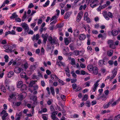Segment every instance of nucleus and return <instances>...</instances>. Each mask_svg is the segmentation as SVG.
I'll list each match as a JSON object with an SVG mask.
<instances>
[{"instance_id":"obj_1","label":"nucleus","mask_w":120,"mask_h":120,"mask_svg":"<svg viewBox=\"0 0 120 120\" xmlns=\"http://www.w3.org/2000/svg\"><path fill=\"white\" fill-rule=\"evenodd\" d=\"M103 15L105 19L107 20L109 19L108 16L111 18H112L113 17V15L112 13L110 12H108V14L106 12H105L103 13Z\"/></svg>"},{"instance_id":"obj_2","label":"nucleus","mask_w":120,"mask_h":120,"mask_svg":"<svg viewBox=\"0 0 120 120\" xmlns=\"http://www.w3.org/2000/svg\"><path fill=\"white\" fill-rule=\"evenodd\" d=\"M48 40L50 42V44L52 45L57 44V42L56 41L54 38L52 39L51 36H50Z\"/></svg>"},{"instance_id":"obj_3","label":"nucleus","mask_w":120,"mask_h":120,"mask_svg":"<svg viewBox=\"0 0 120 120\" xmlns=\"http://www.w3.org/2000/svg\"><path fill=\"white\" fill-rule=\"evenodd\" d=\"M21 25L22 28L24 29V30L26 32V30H27V31L29 30V27L28 26V25L26 24L25 23H22Z\"/></svg>"},{"instance_id":"obj_4","label":"nucleus","mask_w":120,"mask_h":120,"mask_svg":"<svg viewBox=\"0 0 120 120\" xmlns=\"http://www.w3.org/2000/svg\"><path fill=\"white\" fill-rule=\"evenodd\" d=\"M83 12L82 11L80 12L79 13H78L77 18L76 21L77 22H79L80 21Z\"/></svg>"},{"instance_id":"obj_5","label":"nucleus","mask_w":120,"mask_h":120,"mask_svg":"<svg viewBox=\"0 0 120 120\" xmlns=\"http://www.w3.org/2000/svg\"><path fill=\"white\" fill-rule=\"evenodd\" d=\"M41 37L43 38V42L45 44H46L48 37V35L47 34H45V35L42 34Z\"/></svg>"},{"instance_id":"obj_6","label":"nucleus","mask_w":120,"mask_h":120,"mask_svg":"<svg viewBox=\"0 0 120 120\" xmlns=\"http://www.w3.org/2000/svg\"><path fill=\"white\" fill-rule=\"evenodd\" d=\"M105 63V61L104 60H100L99 61L98 63V64L99 66L102 67L105 64H106Z\"/></svg>"},{"instance_id":"obj_7","label":"nucleus","mask_w":120,"mask_h":120,"mask_svg":"<svg viewBox=\"0 0 120 120\" xmlns=\"http://www.w3.org/2000/svg\"><path fill=\"white\" fill-rule=\"evenodd\" d=\"M14 71L17 73H19L21 71V68L19 67H16L14 69Z\"/></svg>"},{"instance_id":"obj_8","label":"nucleus","mask_w":120,"mask_h":120,"mask_svg":"<svg viewBox=\"0 0 120 120\" xmlns=\"http://www.w3.org/2000/svg\"><path fill=\"white\" fill-rule=\"evenodd\" d=\"M86 38V35L83 34H82L79 35V39L80 40H84Z\"/></svg>"},{"instance_id":"obj_9","label":"nucleus","mask_w":120,"mask_h":120,"mask_svg":"<svg viewBox=\"0 0 120 120\" xmlns=\"http://www.w3.org/2000/svg\"><path fill=\"white\" fill-rule=\"evenodd\" d=\"M99 80H97L94 84V86L93 89V91L94 92H95V91L97 87L99 85L98 83L99 82Z\"/></svg>"},{"instance_id":"obj_10","label":"nucleus","mask_w":120,"mask_h":120,"mask_svg":"<svg viewBox=\"0 0 120 120\" xmlns=\"http://www.w3.org/2000/svg\"><path fill=\"white\" fill-rule=\"evenodd\" d=\"M20 75L22 78H24L26 80L28 79V78L26 75L25 73L22 72L20 73Z\"/></svg>"},{"instance_id":"obj_11","label":"nucleus","mask_w":120,"mask_h":120,"mask_svg":"<svg viewBox=\"0 0 120 120\" xmlns=\"http://www.w3.org/2000/svg\"><path fill=\"white\" fill-rule=\"evenodd\" d=\"M112 35L114 36H116L118 34V31L116 30H113L112 32Z\"/></svg>"},{"instance_id":"obj_12","label":"nucleus","mask_w":120,"mask_h":120,"mask_svg":"<svg viewBox=\"0 0 120 120\" xmlns=\"http://www.w3.org/2000/svg\"><path fill=\"white\" fill-rule=\"evenodd\" d=\"M92 71L94 74L97 75L98 73V69L96 67H94V69Z\"/></svg>"},{"instance_id":"obj_13","label":"nucleus","mask_w":120,"mask_h":120,"mask_svg":"<svg viewBox=\"0 0 120 120\" xmlns=\"http://www.w3.org/2000/svg\"><path fill=\"white\" fill-rule=\"evenodd\" d=\"M84 17L86 18V20L88 22H90V19L88 17V13L87 12H86L85 14Z\"/></svg>"},{"instance_id":"obj_14","label":"nucleus","mask_w":120,"mask_h":120,"mask_svg":"<svg viewBox=\"0 0 120 120\" xmlns=\"http://www.w3.org/2000/svg\"><path fill=\"white\" fill-rule=\"evenodd\" d=\"M21 88V90L22 91H23L26 90V86L25 84H23L20 87Z\"/></svg>"},{"instance_id":"obj_15","label":"nucleus","mask_w":120,"mask_h":120,"mask_svg":"<svg viewBox=\"0 0 120 120\" xmlns=\"http://www.w3.org/2000/svg\"><path fill=\"white\" fill-rule=\"evenodd\" d=\"M22 85V82L21 81H19L17 83V86L18 88H20Z\"/></svg>"},{"instance_id":"obj_16","label":"nucleus","mask_w":120,"mask_h":120,"mask_svg":"<svg viewBox=\"0 0 120 120\" xmlns=\"http://www.w3.org/2000/svg\"><path fill=\"white\" fill-rule=\"evenodd\" d=\"M56 64L59 66H65V63L62 62H60V61H59V62H57Z\"/></svg>"},{"instance_id":"obj_17","label":"nucleus","mask_w":120,"mask_h":120,"mask_svg":"<svg viewBox=\"0 0 120 120\" xmlns=\"http://www.w3.org/2000/svg\"><path fill=\"white\" fill-rule=\"evenodd\" d=\"M64 41L65 44L66 45H68L70 43L68 38H65Z\"/></svg>"},{"instance_id":"obj_18","label":"nucleus","mask_w":120,"mask_h":120,"mask_svg":"<svg viewBox=\"0 0 120 120\" xmlns=\"http://www.w3.org/2000/svg\"><path fill=\"white\" fill-rule=\"evenodd\" d=\"M14 73L13 71H11L9 72L8 75V78H10L12 77L14 75Z\"/></svg>"},{"instance_id":"obj_19","label":"nucleus","mask_w":120,"mask_h":120,"mask_svg":"<svg viewBox=\"0 0 120 120\" xmlns=\"http://www.w3.org/2000/svg\"><path fill=\"white\" fill-rule=\"evenodd\" d=\"M18 17V15L16 14L15 13H14L10 17V18L11 19L15 18Z\"/></svg>"},{"instance_id":"obj_20","label":"nucleus","mask_w":120,"mask_h":120,"mask_svg":"<svg viewBox=\"0 0 120 120\" xmlns=\"http://www.w3.org/2000/svg\"><path fill=\"white\" fill-rule=\"evenodd\" d=\"M94 67L92 65H89L87 67V68L89 71H91L93 70Z\"/></svg>"},{"instance_id":"obj_21","label":"nucleus","mask_w":120,"mask_h":120,"mask_svg":"<svg viewBox=\"0 0 120 120\" xmlns=\"http://www.w3.org/2000/svg\"><path fill=\"white\" fill-rule=\"evenodd\" d=\"M15 96L16 95L15 94H11L9 96L10 98H8L9 101H10L11 99H14L15 98Z\"/></svg>"},{"instance_id":"obj_22","label":"nucleus","mask_w":120,"mask_h":120,"mask_svg":"<svg viewBox=\"0 0 120 120\" xmlns=\"http://www.w3.org/2000/svg\"><path fill=\"white\" fill-rule=\"evenodd\" d=\"M111 104V102H109L107 104H104L103 106V107L104 109L107 108Z\"/></svg>"},{"instance_id":"obj_23","label":"nucleus","mask_w":120,"mask_h":120,"mask_svg":"<svg viewBox=\"0 0 120 120\" xmlns=\"http://www.w3.org/2000/svg\"><path fill=\"white\" fill-rule=\"evenodd\" d=\"M70 13L69 12H67L65 14L64 18L65 19H67L70 16Z\"/></svg>"},{"instance_id":"obj_24","label":"nucleus","mask_w":120,"mask_h":120,"mask_svg":"<svg viewBox=\"0 0 120 120\" xmlns=\"http://www.w3.org/2000/svg\"><path fill=\"white\" fill-rule=\"evenodd\" d=\"M113 51L112 50H110L109 51H108V56H111L113 53Z\"/></svg>"},{"instance_id":"obj_25","label":"nucleus","mask_w":120,"mask_h":120,"mask_svg":"<svg viewBox=\"0 0 120 120\" xmlns=\"http://www.w3.org/2000/svg\"><path fill=\"white\" fill-rule=\"evenodd\" d=\"M88 98V95L86 94L84 95L83 98H82V100L83 101H85L87 100Z\"/></svg>"},{"instance_id":"obj_26","label":"nucleus","mask_w":120,"mask_h":120,"mask_svg":"<svg viewBox=\"0 0 120 120\" xmlns=\"http://www.w3.org/2000/svg\"><path fill=\"white\" fill-rule=\"evenodd\" d=\"M50 90L51 94L53 95H55V93L53 87H50Z\"/></svg>"},{"instance_id":"obj_27","label":"nucleus","mask_w":120,"mask_h":120,"mask_svg":"<svg viewBox=\"0 0 120 120\" xmlns=\"http://www.w3.org/2000/svg\"><path fill=\"white\" fill-rule=\"evenodd\" d=\"M36 68L35 67V66L31 65L29 68V69L31 71H32L35 70Z\"/></svg>"},{"instance_id":"obj_28","label":"nucleus","mask_w":120,"mask_h":120,"mask_svg":"<svg viewBox=\"0 0 120 120\" xmlns=\"http://www.w3.org/2000/svg\"><path fill=\"white\" fill-rule=\"evenodd\" d=\"M8 113H5L2 116V118L3 120H6V117L8 115Z\"/></svg>"},{"instance_id":"obj_29","label":"nucleus","mask_w":120,"mask_h":120,"mask_svg":"<svg viewBox=\"0 0 120 120\" xmlns=\"http://www.w3.org/2000/svg\"><path fill=\"white\" fill-rule=\"evenodd\" d=\"M0 88L1 90L4 92H6V89L5 87H4V86L2 85L1 87H0Z\"/></svg>"},{"instance_id":"obj_30","label":"nucleus","mask_w":120,"mask_h":120,"mask_svg":"<svg viewBox=\"0 0 120 120\" xmlns=\"http://www.w3.org/2000/svg\"><path fill=\"white\" fill-rule=\"evenodd\" d=\"M51 117L52 119L53 120H59L57 117H56L55 116L51 115Z\"/></svg>"},{"instance_id":"obj_31","label":"nucleus","mask_w":120,"mask_h":120,"mask_svg":"<svg viewBox=\"0 0 120 120\" xmlns=\"http://www.w3.org/2000/svg\"><path fill=\"white\" fill-rule=\"evenodd\" d=\"M6 46V47L7 48V49L9 50H12L13 49V47L11 46L6 45V46Z\"/></svg>"},{"instance_id":"obj_32","label":"nucleus","mask_w":120,"mask_h":120,"mask_svg":"<svg viewBox=\"0 0 120 120\" xmlns=\"http://www.w3.org/2000/svg\"><path fill=\"white\" fill-rule=\"evenodd\" d=\"M71 74L72 75V76L73 77L75 78H76V77L77 75L75 74V72L74 71H72L71 72Z\"/></svg>"},{"instance_id":"obj_33","label":"nucleus","mask_w":120,"mask_h":120,"mask_svg":"<svg viewBox=\"0 0 120 120\" xmlns=\"http://www.w3.org/2000/svg\"><path fill=\"white\" fill-rule=\"evenodd\" d=\"M70 49L72 50H74V46L73 44H71L69 46Z\"/></svg>"},{"instance_id":"obj_34","label":"nucleus","mask_w":120,"mask_h":120,"mask_svg":"<svg viewBox=\"0 0 120 120\" xmlns=\"http://www.w3.org/2000/svg\"><path fill=\"white\" fill-rule=\"evenodd\" d=\"M5 59V62H8V61L9 57L8 55H6L4 57Z\"/></svg>"},{"instance_id":"obj_35","label":"nucleus","mask_w":120,"mask_h":120,"mask_svg":"<svg viewBox=\"0 0 120 120\" xmlns=\"http://www.w3.org/2000/svg\"><path fill=\"white\" fill-rule=\"evenodd\" d=\"M16 30L18 32H21L22 30V29L21 27H16Z\"/></svg>"},{"instance_id":"obj_36","label":"nucleus","mask_w":120,"mask_h":120,"mask_svg":"<svg viewBox=\"0 0 120 120\" xmlns=\"http://www.w3.org/2000/svg\"><path fill=\"white\" fill-rule=\"evenodd\" d=\"M85 104L86 105V106L88 107H90L91 105L90 102L89 101H86L85 103Z\"/></svg>"},{"instance_id":"obj_37","label":"nucleus","mask_w":120,"mask_h":120,"mask_svg":"<svg viewBox=\"0 0 120 120\" xmlns=\"http://www.w3.org/2000/svg\"><path fill=\"white\" fill-rule=\"evenodd\" d=\"M109 47L110 48L112 49H115L116 48L115 46L114 45V43L109 45Z\"/></svg>"},{"instance_id":"obj_38","label":"nucleus","mask_w":120,"mask_h":120,"mask_svg":"<svg viewBox=\"0 0 120 120\" xmlns=\"http://www.w3.org/2000/svg\"><path fill=\"white\" fill-rule=\"evenodd\" d=\"M49 0H48L45 3V4L43 5V6L44 7H45L48 6L49 4Z\"/></svg>"},{"instance_id":"obj_39","label":"nucleus","mask_w":120,"mask_h":120,"mask_svg":"<svg viewBox=\"0 0 120 120\" xmlns=\"http://www.w3.org/2000/svg\"><path fill=\"white\" fill-rule=\"evenodd\" d=\"M35 84L34 82H32L30 81L29 84V86L30 87H32L33 86V85Z\"/></svg>"},{"instance_id":"obj_40","label":"nucleus","mask_w":120,"mask_h":120,"mask_svg":"<svg viewBox=\"0 0 120 120\" xmlns=\"http://www.w3.org/2000/svg\"><path fill=\"white\" fill-rule=\"evenodd\" d=\"M24 68L25 69H26L28 68V65L27 62H26L24 64Z\"/></svg>"},{"instance_id":"obj_41","label":"nucleus","mask_w":120,"mask_h":120,"mask_svg":"<svg viewBox=\"0 0 120 120\" xmlns=\"http://www.w3.org/2000/svg\"><path fill=\"white\" fill-rule=\"evenodd\" d=\"M120 119V114H118L115 118L114 120H119Z\"/></svg>"},{"instance_id":"obj_42","label":"nucleus","mask_w":120,"mask_h":120,"mask_svg":"<svg viewBox=\"0 0 120 120\" xmlns=\"http://www.w3.org/2000/svg\"><path fill=\"white\" fill-rule=\"evenodd\" d=\"M9 34H11L12 35H15V32L14 30H12L11 31H8Z\"/></svg>"},{"instance_id":"obj_43","label":"nucleus","mask_w":120,"mask_h":120,"mask_svg":"<svg viewBox=\"0 0 120 120\" xmlns=\"http://www.w3.org/2000/svg\"><path fill=\"white\" fill-rule=\"evenodd\" d=\"M71 64L72 65L75 64V60L73 58L71 59Z\"/></svg>"},{"instance_id":"obj_44","label":"nucleus","mask_w":120,"mask_h":120,"mask_svg":"<svg viewBox=\"0 0 120 120\" xmlns=\"http://www.w3.org/2000/svg\"><path fill=\"white\" fill-rule=\"evenodd\" d=\"M101 94H99L98 95L97 98L96 99L97 100H99L101 99Z\"/></svg>"},{"instance_id":"obj_45","label":"nucleus","mask_w":120,"mask_h":120,"mask_svg":"<svg viewBox=\"0 0 120 120\" xmlns=\"http://www.w3.org/2000/svg\"><path fill=\"white\" fill-rule=\"evenodd\" d=\"M101 98H102V101L105 100L106 97L104 94H102V95L101 96Z\"/></svg>"},{"instance_id":"obj_46","label":"nucleus","mask_w":120,"mask_h":120,"mask_svg":"<svg viewBox=\"0 0 120 120\" xmlns=\"http://www.w3.org/2000/svg\"><path fill=\"white\" fill-rule=\"evenodd\" d=\"M97 5H98V4H97L96 3H95L94 4H90V6L92 8H94V7H96Z\"/></svg>"},{"instance_id":"obj_47","label":"nucleus","mask_w":120,"mask_h":120,"mask_svg":"<svg viewBox=\"0 0 120 120\" xmlns=\"http://www.w3.org/2000/svg\"><path fill=\"white\" fill-rule=\"evenodd\" d=\"M112 43H114L113 41L111 40H109L108 41V44L110 45Z\"/></svg>"},{"instance_id":"obj_48","label":"nucleus","mask_w":120,"mask_h":120,"mask_svg":"<svg viewBox=\"0 0 120 120\" xmlns=\"http://www.w3.org/2000/svg\"><path fill=\"white\" fill-rule=\"evenodd\" d=\"M58 17H57L56 16V15L54 16H52V17L51 19V21H52L54 19H55V20H56V19Z\"/></svg>"},{"instance_id":"obj_49","label":"nucleus","mask_w":120,"mask_h":120,"mask_svg":"<svg viewBox=\"0 0 120 120\" xmlns=\"http://www.w3.org/2000/svg\"><path fill=\"white\" fill-rule=\"evenodd\" d=\"M72 86L73 89H76L77 87L76 84L75 83H74L72 85Z\"/></svg>"},{"instance_id":"obj_50","label":"nucleus","mask_w":120,"mask_h":120,"mask_svg":"<svg viewBox=\"0 0 120 120\" xmlns=\"http://www.w3.org/2000/svg\"><path fill=\"white\" fill-rule=\"evenodd\" d=\"M55 75H51V77L52 80H53L54 81H56V79H54V78H55Z\"/></svg>"},{"instance_id":"obj_51","label":"nucleus","mask_w":120,"mask_h":120,"mask_svg":"<svg viewBox=\"0 0 120 120\" xmlns=\"http://www.w3.org/2000/svg\"><path fill=\"white\" fill-rule=\"evenodd\" d=\"M77 81V79L75 78L73 79H71V83H75Z\"/></svg>"},{"instance_id":"obj_52","label":"nucleus","mask_w":120,"mask_h":120,"mask_svg":"<svg viewBox=\"0 0 120 120\" xmlns=\"http://www.w3.org/2000/svg\"><path fill=\"white\" fill-rule=\"evenodd\" d=\"M92 32L93 34H98V32L96 30H92Z\"/></svg>"},{"instance_id":"obj_53","label":"nucleus","mask_w":120,"mask_h":120,"mask_svg":"<svg viewBox=\"0 0 120 120\" xmlns=\"http://www.w3.org/2000/svg\"><path fill=\"white\" fill-rule=\"evenodd\" d=\"M50 109L51 111H52L55 110L53 106L52 105L50 107Z\"/></svg>"},{"instance_id":"obj_54","label":"nucleus","mask_w":120,"mask_h":120,"mask_svg":"<svg viewBox=\"0 0 120 120\" xmlns=\"http://www.w3.org/2000/svg\"><path fill=\"white\" fill-rule=\"evenodd\" d=\"M19 114L18 115V117L16 118L15 120H20L21 119L20 117V113H19Z\"/></svg>"},{"instance_id":"obj_55","label":"nucleus","mask_w":120,"mask_h":120,"mask_svg":"<svg viewBox=\"0 0 120 120\" xmlns=\"http://www.w3.org/2000/svg\"><path fill=\"white\" fill-rule=\"evenodd\" d=\"M46 73L48 75H49L51 74V71L49 70H46Z\"/></svg>"},{"instance_id":"obj_56","label":"nucleus","mask_w":120,"mask_h":120,"mask_svg":"<svg viewBox=\"0 0 120 120\" xmlns=\"http://www.w3.org/2000/svg\"><path fill=\"white\" fill-rule=\"evenodd\" d=\"M80 67L82 68H86V66L84 64H81L80 65Z\"/></svg>"},{"instance_id":"obj_57","label":"nucleus","mask_w":120,"mask_h":120,"mask_svg":"<svg viewBox=\"0 0 120 120\" xmlns=\"http://www.w3.org/2000/svg\"><path fill=\"white\" fill-rule=\"evenodd\" d=\"M90 82L89 81H88L86 82L85 83L86 86H89L90 85Z\"/></svg>"},{"instance_id":"obj_58","label":"nucleus","mask_w":120,"mask_h":120,"mask_svg":"<svg viewBox=\"0 0 120 120\" xmlns=\"http://www.w3.org/2000/svg\"><path fill=\"white\" fill-rule=\"evenodd\" d=\"M65 71L66 72H67L68 73H70V71L68 68V67H67L66 68Z\"/></svg>"},{"instance_id":"obj_59","label":"nucleus","mask_w":120,"mask_h":120,"mask_svg":"<svg viewBox=\"0 0 120 120\" xmlns=\"http://www.w3.org/2000/svg\"><path fill=\"white\" fill-rule=\"evenodd\" d=\"M97 3V4H98V1L97 0H94L92 2L91 4H94L95 3Z\"/></svg>"},{"instance_id":"obj_60","label":"nucleus","mask_w":120,"mask_h":120,"mask_svg":"<svg viewBox=\"0 0 120 120\" xmlns=\"http://www.w3.org/2000/svg\"><path fill=\"white\" fill-rule=\"evenodd\" d=\"M109 64L111 65H112L113 64V61L112 60H110L108 61Z\"/></svg>"},{"instance_id":"obj_61","label":"nucleus","mask_w":120,"mask_h":120,"mask_svg":"<svg viewBox=\"0 0 120 120\" xmlns=\"http://www.w3.org/2000/svg\"><path fill=\"white\" fill-rule=\"evenodd\" d=\"M15 20L17 22H21V19L19 18H16L15 19Z\"/></svg>"},{"instance_id":"obj_62","label":"nucleus","mask_w":120,"mask_h":120,"mask_svg":"<svg viewBox=\"0 0 120 120\" xmlns=\"http://www.w3.org/2000/svg\"><path fill=\"white\" fill-rule=\"evenodd\" d=\"M118 101H116L114 102L113 103H112L111 105L112 106H114V105H116L117 103L118 102Z\"/></svg>"},{"instance_id":"obj_63","label":"nucleus","mask_w":120,"mask_h":120,"mask_svg":"<svg viewBox=\"0 0 120 120\" xmlns=\"http://www.w3.org/2000/svg\"><path fill=\"white\" fill-rule=\"evenodd\" d=\"M97 103L96 101H93L91 102V105H93L96 104Z\"/></svg>"},{"instance_id":"obj_64","label":"nucleus","mask_w":120,"mask_h":120,"mask_svg":"<svg viewBox=\"0 0 120 120\" xmlns=\"http://www.w3.org/2000/svg\"><path fill=\"white\" fill-rule=\"evenodd\" d=\"M34 7V5L32 4H30L28 7V8H30Z\"/></svg>"}]
</instances>
